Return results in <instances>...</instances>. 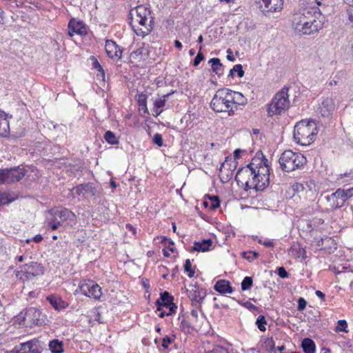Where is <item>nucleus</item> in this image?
<instances>
[{"label":"nucleus","instance_id":"f257e3e1","mask_svg":"<svg viewBox=\"0 0 353 353\" xmlns=\"http://www.w3.org/2000/svg\"><path fill=\"white\" fill-rule=\"evenodd\" d=\"M254 159H252L250 163L238 170L235 180L238 185L245 190H263L270 183V170L266 164L268 160H261L259 167L254 166Z\"/></svg>","mask_w":353,"mask_h":353},{"label":"nucleus","instance_id":"f03ea898","mask_svg":"<svg viewBox=\"0 0 353 353\" xmlns=\"http://www.w3.org/2000/svg\"><path fill=\"white\" fill-rule=\"evenodd\" d=\"M130 25L137 35L144 37L149 34L154 27V18L150 10L143 5L130 11Z\"/></svg>","mask_w":353,"mask_h":353},{"label":"nucleus","instance_id":"7ed1b4c3","mask_svg":"<svg viewBox=\"0 0 353 353\" xmlns=\"http://www.w3.org/2000/svg\"><path fill=\"white\" fill-rule=\"evenodd\" d=\"M317 133L316 124L314 121L302 120L294 126V139L301 145H309L314 141Z\"/></svg>","mask_w":353,"mask_h":353},{"label":"nucleus","instance_id":"20e7f679","mask_svg":"<svg viewBox=\"0 0 353 353\" xmlns=\"http://www.w3.org/2000/svg\"><path fill=\"white\" fill-rule=\"evenodd\" d=\"M210 107L216 112H227L230 116L233 115L234 105L231 102L229 89H219L211 101Z\"/></svg>","mask_w":353,"mask_h":353},{"label":"nucleus","instance_id":"39448f33","mask_svg":"<svg viewBox=\"0 0 353 353\" xmlns=\"http://www.w3.org/2000/svg\"><path fill=\"white\" fill-rule=\"evenodd\" d=\"M279 162L282 170L289 172L302 167L307 160L301 153L285 150L281 154Z\"/></svg>","mask_w":353,"mask_h":353},{"label":"nucleus","instance_id":"423d86ee","mask_svg":"<svg viewBox=\"0 0 353 353\" xmlns=\"http://www.w3.org/2000/svg\"><path fill=\"white\" fill-rule=\"evenodd\" d=\"M75 214L67 208H56L50 210L47 217V226L52 230H56L62 226L67 221H73Z\"/></svg>","mask_w":353,"mask_h":353},{"label":"nucleus","instance_id":"0eeeda50","mask_svg":"<svg viewBox=\"0 0 353 353\" xmlns=\"http://www.w3.org/2000/svg\"><path fill=\"white\" fill-rule=\"evenodd\" d=\"M290 105L288 88L283 87L272 99L269 105L268 112L272 114H281L283 112L288 110Z\"/></svg>","mask_w":353,"mask_h":353},{"label":"nucleus","instance_id":"6e6552de","mask_svg":"<svg viewBox=\"0 0 353 353\" xmlns=\"http://www.w3.org/2000/svg\"><path fill=\"white\" fill-rule=\"evenodd\" d=\"M353 196V188H339L334 193L326 196L328 206L338 209L343 207L346 201Z\"/></svg>","mask_w":353,"mask_h":353},{"label":"nucleus","instance_id":"1a4fd4ad","mask_svg":"<svg viewBox=\"0 0 353 353\" xmlns=\"http://www.w3.org/2000/svg\"><path fill=\"white\" fill-rule=\"evenodd\" d=\"M306 34H312L319 32L323 26L324 17L321 10H314L311 11L307 10L306 14Z\"/></svg>","mask_w":353,"mask_h":353},{"label":"nucleus","instance_id":"9d476101","mask_svg":"<svg viewBox=\"0 0 353 353\" xmlns=\"http://www.w3.org/2000/svg\"><path fill=\"white\" fill-rule=\"evenodd\" d=\"M43 267L37 262H30L19 267V270L15 271L16 276L20 280H30L34 277L42 274Z\"/></svg>","mask_w":353,"mask_h":353},{"label":"nucleus","instance_id":"9b49d317","mask_svg":"<svg viewBox=\"0 0 353 353\" xmlns=\"http://www.w3.org/2000/svg\"><path fill=\"white\" fill-rule=\"evenodd\" d=\"M79 288L85 296L98 299L101 296V287L92 280H83L79 283Z\"/></svg>","mask_w":353,"mask_h":353},{"label":"nucleus","instance_id":"f8f14e48","mask_svg":"<svg viewBox=\"0 0 353 353\" xmlns=\"http://www.w3.org/2000/svg\"><path fill=\"white\" fill-rule=\"evenodd\" d=\"M2 174V183H11L20 181L26 174L23 168H12L10 169H1Z\"/></svg>","mask_w":353,"mask_h":353},{"label":"nucleus","instance_id":"ddd939ff","mask_svg":"<svg viewBox=\"0 0 353 353\" xmlns=\"http://www.w3.org/2000/svg\"><path fill=\"white\" fill-rule=\"evenodd\" d=\"M306 14H307V10L301 9L299 12H296L292 17V28L296 33L303 35L306 34Z\"/></svg>","mask_w":353,"mask_h":353},{"label":"nucleus","instance_id":"4468645a","mask_svg":"<svg viewBox=\"0 0 353 353\" xmlns=\"http://www.w3.org/2000/svg\"><path fill=\"white\" fill-rule=\"evenodd\" d=\"M24 319L32 325H39L44 323L45 315L39 309L31 307L26 310Z\"/></svg>","mask_w":353,"mask_h":353},{"label":"nucleus","instance_id":"2eb2a0df","mask_svg":"<svg viewBox=\"0 0 353 353\" xmlns=\"http://www.w3.org/2000/svg\"><path fill=\"white\" fill-rule=\"evenodd\" d=\"M263 12H274L280 11L283 6V0H261L259 1Z\"/></svg>","mask_w":353,"mask_h":353},{"label":"nucleus","instance_id":"dca6fc26","mask_svg":"<svg viewBox=\"0 0 353 353\" xmlns=\"http://www.w3.org/2000/svg\"><path fill=\"white\" fill-rule=\"evenodd\" d=\"M76 193L81 195L85 199H89L95 196L97 192V185L93 183L81 184L74 188Z\"/></svg>","mask_w":353,"mask_h":353},{"label":"nucleus","instance_id":"f3484780","mask_svg":"<svg viewBox=\"0 0 353 353\" xmlns=\"http://www.w3.org/2000/svg\"><path fill=\"white\" fill-rule=\"evenodd\" d=\"M10 353H40L38 341H30L21 343L20 348L16 347Z\"/></svg>","mask_w":353,"mask_h":353},{"label":"nucleus","instance_id":"a211bd4d","mask_svg":"<svg viewBox=\"0 0 353 353\" xmlns=\"http://www.w3.org/2000/svg\"><path fill=\"white\" fill-rule=\"evenodd\" d=\"M335 109V104L332 98L324 99L318 108L319 114L323 117H329Z\"/></svg>","mask_w":353,"mask_h":353},{"label":"nucleus","instance_id":"6ab92c4d","mask_svg":"<svg viewBox=\"0 0 353 353\" xmlns=\"http://www.w3.org/2000/svg\"><path fill=\"white\" fill-rule=\"evenodd\" d=\"M188 296L192 301V305L196 306L202 303L205 293L195 286L192 290H188Z\"/></svg>","mask_w":353,"mask_h":353},{"label":"nucleus","instance_id":"aec40b11","mask_svg":"<svg viewBox=\"0 0 353 353\" xmlns=\"http://www.w3.org/2000/svg\"><path fill=\"white\" fill-rule=\"evenodd\" d=\"M68 34L70 37H72L74 33H77L80 35L86 34V28L81 22L70 21L68 24Z\"/></svg>","mask_w":353,"mask_h":353},{"label":"nucleus","instance_id":"412c9836","mask_svg":"<svg viewBox=\"0 0 353 353\" xmlns=\"http://www.w3.org/2000/svg\"><path fill=\"white\" fill-rule=\"evenodd\" d=\"M46 299L57 311L65 309L68 306V303L63 301L60 296L56 295H49L47 296Z\"/></svg>","mask_w":353,"mask_h":353},{"label":"nucleus","instance_id":"4be33fe9","mask_svg":"<svg viewBox=\"0 0 353 353\" xmlns=\"http://www.w3.org/2000/svg\"><path fill=\"white\" fill-rule=\"evenodd\" d=\"M229 94L230 96L231 102L234 105V110L236 109V105H244L247 103V99L239 92L233 91L229 89Z\"/></svg>","mask_w":353,"mask_h":353},{"label":"nucleus","instance_id":"5701e85b","mask_svg":"<svg viewBox=\"0 0 353 353\" xmlns=\"http://www.w3.org/2000/svg\"><path fill=\"white\" fill-rule=\"evenodd\" d=\"M302 4L304 6L303 10H321L318 6H325V0H301Z\"/></svg>","mask_w":353,"mask_h":353},{"label":"nucleus","instance_id":"b1692460","mask_svg":"<svg viewBox=\"0 0 353 353\" xmlns=\"http://www.w3.org/2000/svg\"><path fill=\"white\" fill-rule=\"evenodd\" d=\"M214 290L221 294L232 293L233 290L229 281L219 280L214 285Z\"/></svg>","mask_w":353,"mask_h":353},{"label":"nucleus","instance_id":"393cba45","mask_svg":"<svg viewBox=\"0 0 353 353\" xmlns=\"http://www.w3.org/2000/svg\"><path fill=\"white\" fill-rule=\"evenodd\" d=\"M10 132V123L5 113L0 112V135L7 137Z\"/></svg>","mask_w":353,"mask_h":353},{"label":"nucleus","instance_id":"a878e982","mask_svg":"<svg viewBox=\"0 0 353 353\" xmlns=\"http://www.w3.org/2000/svg\"><path fill=\"white\" fill-rule=\"evenodd\" d=\"M172 302V298L170 296L168 292L165 291L161 294L160 299L157 300L155 304L157 307V310L161 311L162 310V307H165Z\"/></svg>","mask_w":353,"mask_h":353},{"label":"nucleus","instance_id":"bb28decb","mask_svg":"<svg viewBox=\"0 0 353 353\" xmlns=\"http://www.w3.org/2000/svg\"><path fill=\"white\" fill-rule=\"evenodd\" d=\"M212 241L211 239L203 240L202 241H196L194 243L192 250L196 252H206L210 250V247L212 245Z\"/></svg>","mask_w":353,"mask_h":353},{"label":"nucleus","instance_id":"cd10ccee","mask_svg":"<svg viewBox=\"0 0 353 353\" xmlns=\"http://www.w3.org/2000/svg\"><path fill=\"white\" fill-rule=\"evenodd\" d=\"M301 347L304 353H315V343L314 341L310 338H305L302 341Z\"/></svg>","mask_w":353,"mask_h":353},{"label":"nucleus","instance_id":"c85d7f7f","mask_svg":"<svg viewBox=\"0 0 353 353\" xmlns=\"http://www.w3.org/2000/svg\"><path fill=\"white\" fill-rule=\"evenodd\" d=\"M209 63L211 64L212 71L218 75L223 72V65L219 58H212L210 59Z\"/></svg>","mask_w":353,"mask_h":353},{"label":"nucleus","instance_id":"c756f323","mask_svg":"<svg viewBox=\"0 0 353 353\" xmlns=\"http://www.w3.org/2000/svg\"><path fill=\"white\" fill-rule=\"evenodd\" d=\"M49 347L52 353H62L63 352V342L58 339H54L49 343Z\"/></svg>","mask_w":353,"mask_h":353},{"label":"nucleus","instance_id":"7c9ffc66","mask_svg":"<svg viewBox=\"0 0 353 353\" xmlns=\"http://www.w3.org/2000/svg\"><path fill=\"white\" fill-rule=\"evenodd\" d=\"M90 59L92 61V66L94 68L97 69L100 74H97V77L99 79H101L103 81H105V72L102 68V66L100 65L97 59L94 57H91Z\"/></svg>","mask_w":353,"mask_h":353},{"label":"nucleus","instance_id":"2f4dec72","mask_svg":"<svg viewBox=\"0 0 353 353\" xmlns=\"http://www.w3.org/2000/svg\"><path fill=\"white\" fill-rule=\"evenodd\" d=\"M137 101L140 107V110H142L145 113L148 112L147 96L143 93L139 94Z\"/></svg>","mask_w":353,"mask_h":353},{"label":"nucleus","instance_id":"473e14b6","mask_svg":"<svg viewBox=\"0 0 353 353\" xmlns=\"http://www.w3.org/2000/svg\"><path fill=\"white\" fill-rule=\"evenodd\" d=\"M112 46L114 48V54L112 55V59L119 60L122 57L123 48L112 40Z\"/></svg>","mask_w":353,"mask_h":353},{"label":"nucleus","instance_id":"72a5a7b5","mask_svg":"<svg viewBox=\"0 0 353 353\" xmlns=\"http://www.w3.org/2000/svg\"><path fill=\"white\" fill-rule=\"evenodd\" d=\"M266 323H267V322H266L265 316L263 315H259L256 319V325H257V327L259 328V330L260 331H262V332L265 331Z\"/></svg>","mask_w":353,"mask_h":353},{"label":"nucleus","instance_id":"f704fd0d","mask_svg":"<svg viewBox=\"0 0 353 353\" xmlns=\"http://www.w3.org/2000/svg\"><path fill=\"white\" fill-rule=\"evenodd\" d=\"M127 301V297L125 294H124L123 292L119 291L117 292L114 295V304L123 303Z\"/></svg>","mask_w":353,"mask_h":353},{"label":"nucleus","instance_id":"c9c22d12","mask_svg":"<svg viewBox=\"0 0 353 353\" xmlns=\"http://www.w3.org/2000/svg\"><path fill=\"white\" fill-rule=\"evenodd\" d=\"M252 279L250 276H245L242 283H241V289L242 290H249L252 285Z\"/></svg>","mask_w":353,"mask_h":353},{"label":"nucleus","instance_id":"e433bc0d","mask_svg":"<svg viewBox=\"0 0 353 353\" xmlns=\"http://www.w3.org/2000/svg\"><path fill=\"white\" fill-rule=\"evenodd\" d=\"M259 256V254L254 251H250L243 253V257L249 261H253L254 259H257Z\"/></svg>","mask_w":353,"mask_h":353},{"label":"nucleus","instance_id":"4c0bfd02","mask_svg":"<svg viewBox=\"0 0 353 353\" xmlns=\"http://www.w3.org/2000/svg\"><path fill=\"white\" fill-rule=\"evenodd\" d=\"M234 72H236L239 77H242L244 75L243 66L241 64L235 65L232 69L230 70V74L233 76Z\"/></svg>","mask_w":353,"mask_h":353},{"label":"nucleus","instance_id":"58836bf2","mask_svg":"<svg viewBox=\"0 0 353 353\" xmlns=\"http://www.w3.org/2000/svg\"><path fill=\"white\" fill-rule=\"evenodd\" d=\"M184 270L188 273V276L192 278L194 275V271L192 269V265L190 259H186L184 265Z\"/></svg>","mask_w":353,"mask_h":353},{"label":"nucleus","instance_id":"ea45409f","mask_svg":"<svg viewBox=\"0 0 353 353\" xmlns=\"http://www.w3.org/2000/svg\"><path fill=\"white\" fill-rule=\"evenodd\" d=\"M201 48H202V47L200 46L199 52H198L197 55L194 58V62H193V65L194 67L198 66L199 64L201 63V61L204 59V55L203 54V53L201 52Z\"/></svg>","mask_w":353,"mask_h":353},{"label":"nucleus","instance_id":"a19ab883","mask_svg":"<svg viewBox=\"0 0 353 353\" xmlns=\"http://www.w3.org/2000/svg\"><path fill=\"white\" fill-rule=\"evenodd\" d=\"M152 142L157 145L159 147H161L163 143L162 135L159 133L155 134L152 139Z\"/></svg>","mask_w":353,"mask_h":353},{"label":"nucleus","instance_id":"79ce46f5","mask_svg":"<svg viewBox=\"0 0 353 353\" xmlns=\"http://www.w3.org/2000/svg\"><path fill=\"white\" fill-rule=\"evenodd\" d=\"M338 325L341 327H337L336 328V330L338 331H342V332H347V330H346L347 327V323L346 322L345 320H339L338 321Z\"/></svg>","mask_w":353,"mask_h":353},{"label":"nucleus","instance_id":"37998d69","mask_svg":"<svg viewBox=\"0 0 353 353\" xmlns=\"http://www.w3.org/2000/svg\"><path fill=\"white\" fill-rule=\"evenodd\" d=\"M220 206V201L219 199V197L216 196H214L211 197V208L212 209H215L216 208H219Z\"/></svg>","mask_w":353,"mask_h":353},{"label":"nucleus","instance_id":"c03bdc74","mask_svg":"<svg viewBox=\"0 0 353 353\" xmlns=\"http://www.w3.org/2000/svg\"><path fill=\"white\" fill-rule=\"evenodd\" d=\"M277 274L281 278H287L288 277V272L285 270L283 267H280L277 269Z\"/></svg>","mask_w":353,"mask_h":353},{"label":"nucleus","instance_id":"a18cd8bd","mask_svg":"<svg viewBox=\"0 0 353 353\" xmlns=\"http://www.w3.org/2000/svg\"><path fill=\"white\" fill-rule=\"evenodd\" d=\"M307 305L306 301L303 298H299L298 300V307L297 309L299 311L303 310Z\"/></svg>","mask_w":353,"mask_h":353},{"label":"nucleus","instance_id":"49530a36","mask_svg":"<svg viewBox=\"0 0 353 353\" xmlns=\"http://www.w3.org/2000/svg\"><path fill=\"white\" fill-rule=\"evenodd\" d=\"M10 202V200L8 198L7 195H6L4 192L0 191V205Z\"/></svg>","mask_w":353,"mask_h":353},{"label":"nucleus","instance_id":"de8ad7c7","mask_svg":"<svg viewBox=\"0 0 353 353\" xmlns=\"http://www.w3.org/2000/svg\"><path fill=\"white\" fill-rule=\"evenodd\" d=\"M172 342V340L171 339L170 337L166 336L165 337H164L163 339V341H162V347L164 348V349H166L168 347L169 345L171 344Z\"/></svg>","mask_w":353,"mask_h":353},{"label":"nucleus","instance_id":"09e8293b","mask_svg":"<svg viewBox=\"0 0 353 353\" xmlns=\"http://www.w3.org/2000/svg\"><path fill=\"white\" fill-rule=\"evenodd\" d=\"M165 307L166 308H168L170 311V313H166L167 316L171 315L172 314L175 312V310L176 309V306L175 305V304L173 302L169 303L168 305H165Z\"/></svg>","mask_w":353,"mask_h":353},{"label":"nucleus","instance_id":"8fccbe9b","mask_svg":"<svg viewBox=\"0 0 353 353\" xmlns=\"http://www.w3.org/2000/svg\"><path fill=\"white\" fill-rule=\"evenodd\" d=\"M165 104V100L164 99H159L157 101H155L154 103V106L157 108L161 109L163 108Z\"/></svg>","mask_w":353,"mask_h":353},{"label":"nucleus","instance_id":"3c124183","mask_svg":"<svg viewBox=\"0 0 353 353\" xmlns=\"http://www.w3.org/2000/svg\"><path fill=\"white\" fill-rule=\"evenodd\" d=\"M258 243L262 244L266 247L272 248L274 247V243L272 241H262L261 239L258 240Z\"/></svg>","mask_w":353,"mask_h":353},{"label":"nucleus","instance_id":"603ef678","mask_svg":"<svg viewBox=\"0 0 353 353\" xmlns=\"http://www.w3.org/2000/svg\"><path fill=\"white\" fill-rule=\"evenodd\" d=\"M126 228L128 229L129 232H130L132 235L135 236L137 231L136 229L132 225L127 224Z\"/></svg>","mask_w":353,"mask_h":353},{"label":"nucleus","instance_id":"864d4df0","mask_svg":"<svg viewBox=\"0 0 353 353\" xmlns=\"http://www.w3.org/2000/svg\"><path fill=\"white\" fill-rule=\"evenodd\" d=\"M206 353H226L225 350L222 348H216L212 350V351H209Z\"/></svg>","mask_w":353,"mask_h":353},{"label":"nucleus","instance_id":"5fc2aeb1","mask_svg":"<svg viewBox=\"0 0 353 353\" xmlns=\"http://www.w3.org/2000/svg\"><path fill=\"white\" fill-rule=\"evenodd\" d=\"M245 152V150H242L241 149H236L234 152V157L235 159H239L240 157V154L241 152Z\"/></svg>","mask_w":353,"mask_h":353},{"label":"nucleus","instance_id":"6e6d98bb","mask_svg":"<svg viewBox=\"0 0 353 353\" xmlns=\"http://www.w3.org/2000/svg\"><path fill=\"white\" fill-rule=\"evenodd\" d=\"M316 295L319 297L322 301L325 300V295L323 292L320 290H316L315 292Z\"/></svg>","mask_w":353,"mask_h":353},{"label":"nucleus","instance_id":"4d7b16f0","mask_svg":"<svg viewBox=\"0 0 353 353\" xmlns=\"http://www.w3.org/2000/svg\"><path fill=\"white\" fill-rule=\"evenodd\" d=\"M162 112V110H160L159 108H157L154 106V108H153V116L154 117H157L159 116Z\"/></svg>","mask_w":353,"mask_h":353},{"label":"nucleus","instance_id":"13d9d810","mask_svg":"<svg viewBox=\"0 0 353 353\" xmlns=\"http://www.w3.org/2000/svg\"><path fill=\"white\" fill-rule=\"evenodd\" d=\"M119 143L118 138L115 136L114 134L112 132V145H117Z\"/></svg>","mask_w":353,"mask_h":353},{"label":"nucleus","instance_id":"bf43d9fd","mask_svg":"<svg viewBox=\"0 0 353 353\" xmlns=\"http://www.w3.org/2000/svg\"><path fill=\"white\" fill-rule=\"evenodd\" d=\"M191 315L196 320L198 319L199 311L196 309H192L191 310Z\"/></svg>","mask_w":353,"mask_h":353},{"label":"nucleus","instance_id":"052dcab7","mask_svg":"<svg viewBox=\"0 0 353 353\" xmlns=\"http://www.w3.org/2000/svg\"><path fill=\"white\" fill-rule=\"evenodd\" d=\"M265 343L268 344L271 348H274V340L272 338L271 339H268L265 341Z\"/></svg>","mask_w":353,"mask_h":353},{"label":"nucleus","instance_id":"680f3d73","mask_svg":"<svg viewBox=\"0 0 353 353\" xmlns=\"http://www.w3.org/2000/svg\"><path fill=\"white\" fill-rule=\"evenodd\" d=\"M104 138L108 143H110V130H108L105 133Z\"/></svg>","mask_w":353,"mask_h":353},{"label":"nucleus","instance_id":"e2e57ef3","mask_svg":"<svg viewBox=\"0 0 353 353\" xmlns=\"http://www.w3.org/2000/svg\"><path fill=\"white\" fill-rule=\"evenodd\" d=\"M227 52L230 53V54H228L227 59L230 61H234V57L232 55V51L230 49H228L227 50Z\"/></svg>","mask_w":353,"mask_h":353},{"label":"nucleus","instance_id":"0e129e2a","mask_svg":"<svg viewBox=\"0 0 353 353\" xmlns=\"http://www.w3.org/2000/svg\"><path fill=\"white\" fill-rule=\"evenodd\" d=\"M3 20H4V12L0 8V24H2L3 23Z\"/></svg>","mask_w":353,"mask_h":353},{"label":"nucleus","instance_id":"69168bd1","mask_svg":"<svg viewBox=\"0 0 353 353\" xmlns=\"http://www.w3.org/2000/svg\"><path fill=\"white\" fill-rule=\"evenodd\" d=\"M174 44H175V47H176V48H178L179 50H181V48H182V44H181V43L179 41L176 40V41H174Z\"/></svg>","mask_w":353,"mask_h":353},{"label":"nucleus","instance_id":"338daca9","mask_svg":"<svg viewBox=\"0 0 353 353\" xmlns=\"http://www.w3.org/2000/svg\"><path fill=\"white\" fill-rule=\"evenodd\" d=\"M110 41V40H109V39H107V40L105 41V51H106L107 54H108L109 57H110V50H108V43H109Z\"/></svg>","mask_w":353,"mask_h":353},{"label":"nucleus","instance_id":"774afa93","mask_svg":"<svg viewBox=\"0 0 353 353\" xmlns=\"http://www.w3.org/2000/svg\"><path fill=\"white\" fill-rule=\"evenodd\" d=\"M43 239V237L41 236V235H36L34 237V241L35 242H40L41 240Z\"/></svg>","mask_w":353,"mask_h":353}]
</instances>
